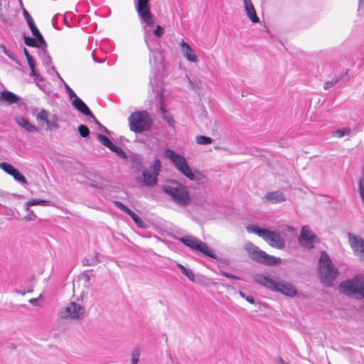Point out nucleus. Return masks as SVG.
<instances>
[{
  "mask_svg": "<svg viewBox=\"0 0 364 364\" xmlns=\"http://www.w3.org/2000/svg\"><path fill=\"white\" fill-rule=\"evenodd\" d=\"M23 53H24V54H25V55H26V60H28V59H30V58H33V57L30 55V53H28V51L27 50V49H26V48H24V50H23Z\"/></svg>",
  "mask_w": 364,
  "mask_h": 364,
  "instance_id": "obj_54",
  "label": "nucleus"
},
{
  "mask_svg": "<svg viewBox=\"0 0 364 364\" xmlns=\"http://www.w3.org/2000/svg\"><path fill=\"white\" fill-rule=\"evenodd\" d=\"M128 121L130 130L135 133L146 131L152 124V119L146 111H137L132 113Z\"/></svg>",
  "mask_w": 364,
  "mask_h": 364,
  "instance_id": "obj_6",
  "label": "nucleus"
},
{
  "mask_svg": "<svg viewBox=\"0 0 364 364\" xmlns=\"http://www.w3.org/2000/svg\"><path fill=\"white\" fill-rule=\"evenodd\" d=\"M0 101H5L9 105H13L18 102L19 97L10 91L4 90L0 92Z\"/></svg>",
  "mask_w": 364,
  "mask_h": 364,
  "instance_id": "obj_21",
  "label": "nucleus"
},
{
  "mask_svg": "<svg viewBox=\"0 0 364 364\" xmlns=\"http://www.w3.org/2000/svg\"><path fill=\"white\" fill-rule=\"evenodd\" d=\"M49 112L46 109H42L37 115L36 120L38 122L39 125L42 126L43 124H50V120L48 119Z\"/></svg>",
  "mask_w": 364,
  "mask_h": 364,
  "instance_id": "obj_24",
  "label": "nucleus"
},
{
  "mask_svg": "<svg viewBox=\"0 0 364 364\" xmlns=\"http://www.w3.org/2000/svg\"><path fill=\"white\" fill-rule=\"evenodd\" d=\"M141 21L144 23L142 20ZM153 25L154 23L149 26L145 23V26H144V41L149 52L159 50L161 48L158 38L154 36L151 30L148 28V27H151Z\"/></svg>",
  "mask_w": 364,
  "mask_h": 364,
  "instance_id": "obj_13",
  "label": "nucleus"
},
{
  "mask_svg": "<svg viewBox=\"0 0 364 364\" xmlns=\"http://www.w3.org/2000/svg\"><path fill=\"white\" fill-rule=\"evenodd\" d=\"M27 62L28 63V66L31 69V71H33V69L36 68V65H35V60L33 58H31L28 60H27Z\"/></svg>",
  "mask_w": 364,
  "mask_h": 364,
  "instance_id": "obj_49",
  "label": "nucleus"
},
{
  "mask_svg": "<svg viewBox=\"0 0 364 364\" xmlns=\"http://www.w3.org/2000/svg\"><path fill=\"white\" fill-rule=\"evenodd\" d=\"M163 191L171 201L178 208H185L191 203V198L188 188L174 180L168 181L163 185Z\"/></svg>",
  "mask_w": 364,
  "mask_h": 364,
  "instance_id": "obj_1",
  "label": "nucleus"
},
{
  "mask_svg": "<svg viewBox=\"0 0 364 364\" xmlns=\"http://www.w3.org/2000/svg\"><path fill=\"white\" fill-rule=\"evenodd\" d=\"M244 8L247 14V16L252 23H258L259 18L257 15L255 9L252 3L251 0H243Z\"/></svg>",
  "mask_w": 364,
  "mask_h": 364,
  "instance_id": "obj_18",
  "label": "nucleus"
},
{
  "mask_svg": "<svg viewBox=\"0 0 364 364\" xmlns=\"http://www.w3.org/2000/svg\"><path fill=\"white\" fill-rule=\"evenodd\" d=\"M164 156L166 159H169L176 168L184 176L191 169L187 163L186 159L174 151L167 149L164 152Z\"/></svg>",
  "mask_w": 364,
  "mask_h": 364,
  "instance_id": "obj_11",
  "label": "nucleus"
},
{
  "mask_svg": "<svg viewBox=\"0 0 364 364\" xmlns=\"http://www.w3.org/2000/svg\"><path fill=\"white\" fill-rule=\"evenodd\" d=\"M29 303L34 306L38 305V298H33L29 300Z\"/></svg>",
  "mask_w": 364,
  "mask_h": 364,
  "instance_id": "obj_53",
  "label": "nucleus"
},
{
  "mask_svg": "<svg viewBox=\"0 0 364 364\" xmlns=\"http://www.w3.org/2000/svg\"><path fill=\"white\" fill-rule=\"evenodd\" d=\"M179 241L192 250L199 251L211 258H216V255L205 242L193 236H184L180 237Z\"/></svg>",
  "mask_w": 364,
  "mask_h": 364,
  "instance_id": "obj_9",
  "label": "nucleus"
},
{
  "mask_svg": "<svg viewBox=\"0 0 364 364\" xmlns=\"http://www.w3.org/2000/svg\"><path fill=\"white\" fill-rule=\"evenodd\" d=\"M177 267L180 269L181 272L188 277V279L192 282H194L195 280V275L193 271L190 269L186 268L181 264L177 263Z\"/></svg>",
  "mask_w": 364,
  "mask_h": 364,
  "instance_id": "obj_25",
  "label": "nucleus"
},
{
  "mask_svg": "<svg viewBox=\"0 0 364 364\" xmlns=\"http://www.w3.org/2000/svg\"><path fill=\"white\" fill-rule=\"evenodd\" d=\"M24 43L28 46L39 47V44L37 42V40L34 38H31L29 36H24Z\"/></svg>",
  "mask_w": 364,
  "mask_h": 364,
  "instance_id": "obj_35",
  "label": "nucleus"
},
{
  "mask_svg": "<svg viewBox=\"0 0 364 364\" xmlns=\"http://www.w3.org/2000/svg\"><path fill=\"white\" fill-rule=\"evenodd\" d=\"M64 21H65V23H66L67 20H66V18H65V17H64Z\"/></svg>",
  "mask_w": 364,
  "mask_h": 364,
  "instance_id": "obj_61",
  "label": "nucleus"
},
{
  "mask_svg": "<svg viewBox=\"0 0 364 364\" xmlns=\"http://www.w3.org/2000/svg\"><path fill=\"white\" fill-rule=\"evenodd\" d=\"M318 273L321 282L326 287L332 286L338 276V271L337 268L325 252H322L321 254L318 261Z\"/></svg>",
  "mask_w": 364,
  "mask_h": 364,
  "instance_id": "obj_3",
  "label": "nucleus"
},
{
  "mask_svg": "<svg viewBox=\"0 0 364 364\" xmlns=\"http://www.w3.org/2000/svg\"><path fill=\"white\" fill-rule=\"evenodd\" d=\"M253 279L257 284L274 291L281 292L286 296H294L296 294V288L287 282L275 280L259 274H255Z\"/></svg>",
  "mask_w": 364,
  "mask_h": 364,
  "instance_id": "obj_2",
  "label": "nucleus"
},
{
  "mask_svg": "<svg viewBox=\"0 0 364 364\" xmlns=\"http://www.w3.org/2000/svg\"><path fill=\"white\" fill-rule=\"evenodd\" d=\"M72 104L73 106L80 112L92 119L95 124H99V121L93 115L87 105L80 97H76V98L73 100Z\"/></svg>",
  "mask_w": 364,
  "mask_h": 364,
  "instance_id": "obj_15",
  "label": "nucleus"
},
{
  "mask_svg": "<svg viewBox=\"0 0 364 364\" xmlns=\"http://www.w3.org/2000/svg\"><path fill=\"white\" fill-rule=\"evenodd\" d=\"M98 259L96 255L91 256L90 258L83 259L84 265H95L98 262Z\"/></svg>",
  "mask_w": 364,
  "mask_h": 364,
  "instance_id": "obj_40",
  "label": "nucleus"
},
{
  "mask_svg": "<svg viewBox=\"0 0 364 364\" xmlns=\"http://www.w3.org/2000/svg\"><path fill=\"white\" fill-rule=\"evenodd\" d=\"M110 150L113 152H114L116 154H117L119 156H120L122 159H127V154L124 151V150L116 146L115 144H113L112 147L110 148Z\"/></svg>",
  "mask_w": 364,
  "mask_h": 364,
  "instance_id": "obj_33",
  "label": "nucleus"
},
{
  "mask_svg": "<svg viewBox=\"0 0 364 364\" xmlns=\"http://www.w3.org/2000/svg\"><path fill=\"white\" fill-rule=\"evenodd\" d=\"M180 46L181 48L183 55L188 61L191 63L198 62V59L195 53L194 50L191 47V46L188 43L185 42L183 39H182Z\"/></svg>",
  "mask_w": 364,
  "mask_h": 364,
  "instance_id": "obj_17",
  "label": "nucleus"
},
{
  "mask_svg": "<svg viewBox=\"0 0 364 364\" xmlns=\"http://www.w3.org/2000/svg\"><path fill=\"white\" fill-rule=\"evenodd\" d=\"M11 176H13L16 181L21 183L26 184L27 183L26 177L23 176L17 169L14 171Z\"/></svg>",
  "mask_w": 364,
  "mask_h": 364,
  "instance_id": "obj_36",
  "label": "nucleus"
},
{
  "mask_svg": "<svg viewBox=\"0 0 364 364\" xmlns=\"http://www.w3.org/2000/svg\"><path fill=\"white\" fill-rule=\"evenodd\" d=\"M196 141L198 144L206 145L211 144L213 139L209 136L198 135L196 138Z\"/></svg>",
  "mask_w": 364,
  "mask_h": 364,
  "instance_id": "obj_31",
  "label": "nucleus"
},
{
  "mask_svg": "<svg viewBox=\"0 0 364 364\" xmlns=\"http://www.w3.org/2000/svg\"><path fill=\"white\" fill-rule=\"evenodd\" d=\"M34 36H35L34 38H36L37 40V42L39 44V47L43 46V49H46V48L47 46V43H46V41L44 40L42 34L40 33L38 35Z\"/></svg>",
  "mask_w": 364,
  "mask_h": 364,
  "instance_id": "obj_41",
  "label": "nucleus"
},
{
  "mask_svg": "<svg viewBox=\"0 0 364 364\" xmlns=\"http://www.w3.org/2000/svg\"><path fill=\"white\" fill-rule=\"evenodd\" d=\"M78 132H79L80 135L82 137H87L90 134L89 128L87 126L83 125V124H81L78 127Z\"/></svg>",
  "mask_w": 364,
  "mask_h": 364,
  "instance_id": "obj_38",
  "label": "nucleus"
},
{
  "mask_svg": "<svg viewBox=\"0 0 364 364\" xmlns=\"http://www.w3.org/2000/svg\"><path fill=\"white\" fill-rule=\"evenodd\" d=\"M277 363L278 364H287V363H285V361L282 358H278L277 359Z\"/></svg>",
  "mask_w": 364,
  "mask_h": 364,
  "instance_id": "obj_57",
  "label": "nucleus"
},
{
  "mask_svg": "<svg viewBox=\"0 0 364 364\" xmlns=\"http://www.w3.org/2000/svg\"><path fill=\"white\" fill-rule=\"evenodd\" d=\"M48 201L45 200L40 199H32L28 202H26V205L27 207V210H29V207L36 205H47Z\"/></svg>",
  "mask_w": 364,
  "mask_h": 364,
  "instance_id": "obj_34",
  "label": "nucleus"
},
{
  "mask_svg": "<svg viewBox=\"0 0 364 364\" xmlns=\"http://www.w3.org/2000/svg\"><path fill=\"white\" fill-rule=\"evenodd\" d=\"M34 81L36 82L38 87L42 88L41 82H43V77L40 75V77L34 78Z\"/></svg>",
  "mask_w": 364,
  "mask_h": 364,
  "instance_id": "obj_51",
  "label": "nucleus"
},
{
  "mask_svg": "<svg viewBox=\"0 0 364 364\" xmlns=\"http://www.w3.org/2000/svg\"><path fill=\"white\" fill-rule=\"evenodd\" d=\"M222 275L227 278H230V279H240V277H238L234 274L225 272H223Z\"/></svg>",
  "mask_w": 364,
  "mask_h": 364,
  "instance_id": "obj_50",
  "label": "nucleus"
},
{
  "mask_svg": "<svg viewBox=\"0 0 364 364\" xmlns=\"http://www.w3.org/2000/svg\"><path fill=\"white\" fill-rule=\"evenodd\" d=\"M340 80V78L333 79L332 80L327 81L324 83L323 87L325 90L330 89L331 87L336 85Z\"/></svg>",
  "mask_w": 364,
  "mask_h": 364,
  "instance_id": "obj_44",
  "label": "nucleus"
},
{
  "mask_svg": "<svg viewBox=\"0 0 364 364\" xmlns=\"http://www.w3.org/2000/svg\"><path fill=\"white\" fill-rule=\"evenodd\" d=\"M161 110L162 113L164 114L165 109H164V108L163 107L162 105L161 106Z\"/></svg>",
  "mask_w": 364,
  "mask_h": 364,
  "instance_id": "obj_59",
  "label": "nucleus"
},
{
  "mask_svg": "<svg viewBox=\"0 0 364 364\" xmlns=\"http://www.w3.org/2000/svg\"><path fill=\"white\" fill-rule=\"evenodd\" d=\"M97 139L106 147L110 149L114 144L110 139L105 135L102 134H97Z\"/></svg>",
  "mask_w": 364,
  "mask_h": 364,
  "instance_id": "obj_28",
  "label": "nucleus"
},
{
  "mask_svg": "<svg viewBox=\"0 0 364 364\" xmlns=\"http://www.w3.org/2000/svg\"><path fill=\"white\" fill-rule=\"evenodd\" d=\"M42 61L43 65L46 66L48 71L50 70L53 71H56L55 67L52 65V59L51 57L48 53L46 49H42V55H41Z\"/></svg>",
  "mask_w": 364,
  "mask_h": 364,
  "instance_id": "obj_23",
  "label": "nucleus"
},
{
  "mask_svg": "<svg viewBox=\"0 0 364 364\" xmlns=\"http://www.w3.org/2000/svg\"><path fill=\"white\" fill-rule=\"evenodd\" d=\"M0 168H1L4 171L10 176H11L16 170V168H14L12 165L6 162L0 163Z\"/></svg>",
  "mask_w": 364,
  "mask_h": 364,
  "instance_id": "obj_30",
  "label": "nucleus"
},
{
  "mask_svg": "<svg viewBox=\"0 0 364 364\" xmlns=\"http://www.w3.org/2000/svg\"><path fill=\"white\" fill-rule=\"evenodd\" d=\"M250 233H254L262 237L269 246L278 250H283L285 247V240L278 232L268 229L260 228L257 225H250L246 227Z\"/></svg>",
  "mask_w": 364,
  "mask_h": 364,
  "instance_id": "obj_4",
  "label": "nucleus"
},
{
  "mask_svg": "<svg viewBox=\"0 0 364 364\" xmlns=\"http://www.w3.org/2000/svg\"><path fill=\"white\" fill-rule=\"evenodd\" d=\"M40 73L35 68L33 71H31V75L34 78L40 77Z\"/></svg>",
  "mask_w": 364,
  "mask_h": 364,
  "instance_id": "obj_52",
  "label": "nucleus"
},
{
  "mask_svg": "<svg viewBox=\"0 0 364 364\" xmlns=\"http://www.w3.org/2000/svg\"><path fill=\"white\" fill-rule=\"evenodd\" d=\"M85 313V308L75 301L69 303L66 306L58 311V316L65 320H77L83 318Z\"/></svg>",
  "mask_w": 364,
  "mask_h": 364,
  "instance_id": "obj_8",
  "label": "nucleus"
},
{
  "mask_svg": "<svg viewBox=\"0 0 364 364\" xmlns=\"http://www.w3.org/2000/svg\"><path fill=\"white\" fill-rule=\"evenodd\" d=\"M264 199L272 203H282L286 200L283 193L280 191L269 192L265 195Z\"/></svg>",
  "mask_w": 364,
  "mask_h": 364,
  "instance_id": "obj_20",
  "label": "nucleus"
},
{
  "mask_svg": "<svg viewBox=\"0 0 364 364\" xmlns=\"http://www.w3.org/2000/svg\"><path fill=\"white\" fill-rule=\"evenodd\" d=\"M92 58H93V60H94L96 63H103V62L105 61L104 60H99V59H97V58H95L93 53L92 54Z\"/></svg>",
  "mask_w": 364,
  "mask_h": 364,
  "instance_id": "obj_56",
  "label": "nucleus"
},
{
  "mask_svg": "<svg viewBox=\"0 0 364 364\" xmlns=\"http://www.w3.org/2000/svg\"><path fill=\"white\" fill-rule=\"evenodd\" d=\"M98 259L96 255L91 256L90 258L83 259L84 265H95L98 262Z\"/></svg>",
  "mask_w": 364,
  "mask_h": 364,
  "instance_id": "obj_39",
  "label": "nucleus"
},
{
  "mask_svg": "<svg viewBox=\"0 0 364 364\" xmlns=\"http://www.w3.org/2000/svg\"><path fill=\"white\" fill-rule=\"evenodd\" d=\"M349 245L354 255L361 261H364V239L351 232L348 234Z\"/></svg>",
  "mask_w": 364,
  "mask_h": 364,
  "instance_id": "obj_12",
  "label": "nucleus"
},
{
  "mask_svg": "<svg viewBox=\"0 0 364 364\" xmlns=\"http://www.w3.org/2000/svg\"><path fill=\"white\" fill-rule=\"evenodd\" d=\"M31 31V33L33 36H36L38 35V33H40L41 32L39 31V30L38 29V28L36 27L35 23H31L28 25Z\"/></svg>",
  "mask_w": 364,
  "mask_h": 364,
  "instance_id": "obj_48",
  "label": "nucleus"
},
{
  "mask_svg": "<svg viewBox=\"0 0 364 364\" xmlns=\"http://www.w3.org/2000/svg\"><path fill=\"white\" fill-rule=\"evenodd\" d=\"M139 228H145V223L132 210L127 213Z\"/></svg>",
  "mask_w": 364,
  "mask_h": 364,
  "instance_id": "obj_27",
  "label": "nucleus"
},
{
  "mask_svg": "<svg viewBox=\"0 0 364 364\" xmlns=\"http://www.w3.org/2000/svg\"><path fill=\"white\" fill-rule=\"evenodd\" d=\"M186 176L191 181H195L198 184H204L208 183V178L201 172L198 171H193L192 169L186 175Z\"/></svg>",
  "mask_w": 364,
  "mask_h": 364,
  "instance_id": "obj_19",
  "label": "nucleus"
},
{
  "mask_svg": "<svg viewBox=\"0 0 364 364\" xmlns=\"http://www.w3.org/2000/svg\"><path fill=\"white\" fill-rule=\"evenodd\" d=\"M149 63L153 69L154 75L163 67V58L161 50L151 51Z\"/></svg>",
  "mask_w": 364,
  "mask_h": 364,
  "instance_id": "obj_16",
  "label": "nucleus"
},
{
  "mask_svg": "<svg viewBox=\"0 0 364 364\" xmlns=\"http://www.w3.org/2000/svg\"><path fill=\"white\" fill-rule=\"evenodd\" d=\"M245 250L253 260L259 263L267 265H274L282 263V259L267 254L251 242L245 243Z\"/></svg>",
  "mask_w": 364,
  "mask_h": 364,
  "instance_id": "obj_7",
  "label": "nucleus"
},
{
  "mask_svg": "<svg viewBox=\"0 0 364 364\" xmlns=\"http://www.w3.org/2000/svg\"><path fill=\"white\" fill-rule=\"evenodd\" d=\"M238 294L241 297L244 298L250 304H255V299L252 295H245V294L242 291H239Z\"/></svg>",
  "mask_w": 364,
  "mask_h": 364,
  "instance_id": "obj_45",
  "label": "nucleus"
},
{
  "mask_svg": "<svg viewBox=\"0 0 364 364\" xmlns=\"http://www.w3.org/2000/svg\"><path fill=\"white\" fill-rule=\"evenodd\" d=\"M359 193L362 201L364 203V168L363 169V176L359 181Z\"/></svg>",
  "mask_w": 364,
  "mask_h": 364,
  "instance_id": "obj_37",
  "label": "nucleus"
},
{
  "mask_svg": "<svg viewBox=\"0 0 364 364\" xmlns=\"http://www.w3.org/2000/svg\"><path fill=\"white\" fill-rule=\"evenodd\" d=\"M141 355V350L139 348H136L132 352L131 364H137Z\"/></svg>",
  "mask_w": 364,
  "mask_h": 364,
  "instance_id": "obj_32",
  "label": "nucleus"
},
{
  "mask_svg": "<svg viewBox=\"0 0 364 364\" xmlns=\"http://www.w3.org/2000/svg\"><path fill=\"white\" fill-rule=\"evenodd\" d=\"M363 0H359V7L360 6V4Z\"/></svg>",
  "mask_w": 364,
  "mask_h": 364,
  "instance_id": "obj_60",
  "label": "nucleus"
},
{
  "mask_svg": "<svg viewBox=\"0 0 364 364\" xmlns=\"http://www.w3.org/2000/svg\"><path fill=\"white\" fill-rule=\"evenodd\" d=\"M164 33V29L162 26L158 25L156 28V29L152 32V34L156 38H160L163 36Z\"/></svg>",
  "mask_w": 364,
  "mask_h": 364,
  "instance_id": "obj_43",
  "label": "nucleus"
},
{
  "mask_svg": "<svg viewBox=\"0 0 364 364\" xmlns=\"http://www.w3.org/2000/svg\"><path fill=\"white\" fill-rule=\"evenodd\" d=\"M115 205L122 211L126 213L127 214L129 212L131 209H129L127 206L124 205L122 203L119 201H114Z\"/></svg>",
  "mask_w": 364,
  "mask_h": 364,
  "instance_id": "obj_46",
  "label": "nucleus"
},
{
  "mask_svg": "<svg viewBox=\"0 0 364 364\" xmlns=\"http://www.w3.org/2000/svg\"><path fill=\"white\" fill-rule=\"evenodd\" d=\"M31 214L33 215V217H26V219H27L28 220H34V219H35V218L36 217V216L33 213V212H31Z\"/></svg>",
  "mask_w": 364,
  "mask_h": 364,
  "instance_id": "obj_58",
  "label": "nucleus"
},
{
  "mask_svg": "<svg viewBox=\"0 0 364 364\" xmlns=\"http://www.w3.org/2000/svg\"><path fill=\"white\" fill-rule=\"evenodd\" d=\"M23 14L25 19L27 21L28 25L34 23L32 16L30 15V14L28 13V11L26 9H23Z\"/></svg>",
  "mask_w": 364,
  "mask_h": 364,
  "instance_id": "obj_47",
  "label": "nucleus"
},
{
  "mask_svg": "<svg viewBox=\"0 0 364 364\" xmlns=\"http://www.w3.org/2000/svg\"><path fill=\"white\" fill-rule=\"evenodd\" d=\"M351 134V129L348 128H342L332 132V136L338 138H341L344 136H348Z\"/></svg>",
  "mask_w": 364,
  "mask_h": 364,
  "instance_id": "obj_26",
  "label": "nucleus"
},
{
  "mask_svg": "<svg viewBox=\"0 0 364 364\" xmlns=\"http://www.w3.org/2000/svg\"><path fill=\"white\" fill-rule=\"evenodd\" d=\"M316 236L308 226L301 228L299 238V243L304 247L311 249L314 247Z\"/></svg>",
  "mask_w": 364,
  "mask_h": 364,
  "instance_id": "obj_14",
  "label": "nucleus"
},
{
  "mask_svg": "<svg viewBox=\"0 0 364 364\" xmlns=\"http://www.w3.org/2000/svg\"><path fill=\"white\" fill-rule=\"evenodd\" d=\"M97 124L100 126L102 131L105 132L107 134H109V130L105 127L102 126L100 122Z\"/></svg>",
  "mask_w": 364,
  "mask_h": 364,
  "instance_id": "obj_55",
  "label": "nucleus"
},
{
  "mask_svg": "<svg viewBox=\"0 0 364 364\" xmlns=\"http://www.w3.org/2000/svg\"><path fill=\"white\" fill-rule=\"evenodd\" d=\"M340 289L341 291L348 296L356 299L364 298V276L358 274L352 279L342 282Z\"/></svg>",
  "mask_w": 364,
  "mask_h": 364,
  "instance_id": "obj_5",
  "label": "nucleus"
},
{
  "mask_svg": "<svg viewBox=\"0 0 364 364\" xmlns=\"http://www.w3.org/2000/svg\"><path fill=\"white\" fill-rule=\"evenodd\" d=\"M51 127H54L55 129H58V119L56 115H53V120L50 121V124H47V129H50Z\"/></svg>",
  "mask_w": 364,
  "mask_h": 364,
  "instance_id": "obj_42",
  "label": "nucleus"
},
{
  "mask_svg": "<svg viewBox=\"0 0 364 364\" xmlns=\"http://www.w3.org/2000/svg\"><path fill=\"white\" fill-rule=\"evenodd\" d=\"M56 75L58 77V78L64 83V86L65 90H67L69 97L72 99L73 100L76 98L77 95L75 92L70 88V87L63 80V78L60 77V74L55 71Z\"/></svg>",
  "mask_w": 364,
  "mask_h": 364,
  "instance_id": "obj_29",
  "label": "nucleus"
},
{
  "mask_svg": "<svg viewBox=\"0 0 364 364\" xmlns=\"http://www.w3.org/2000/svg\"><path fill=\"white\" fill-rule=\"evenodd\" d=\"M16 122L28 132H38V129L24 117H16Z\"/></svg>",
  "mask_w": 364,
  "mask_h": 364,
  "instance_id": "obj_22",
  "label": "nucleus"
},
{
  "mask_svg": "<svg viewBox=\"0 0 364 364\" xmlns=\"http://www.w3.org/2000/svg\"><path fill=\"white\" fill-rule=\"evenodd\" d=\"M161 171V161L156 159L149 170L144 171L140 183L144 186H153L157 183L158 175Z\"/></svg>",
  "mask_w": 364,
  "mask_h": 364,
  "instance_id": "obj_10",
  "label": "nucleus"
}]
</instances>
